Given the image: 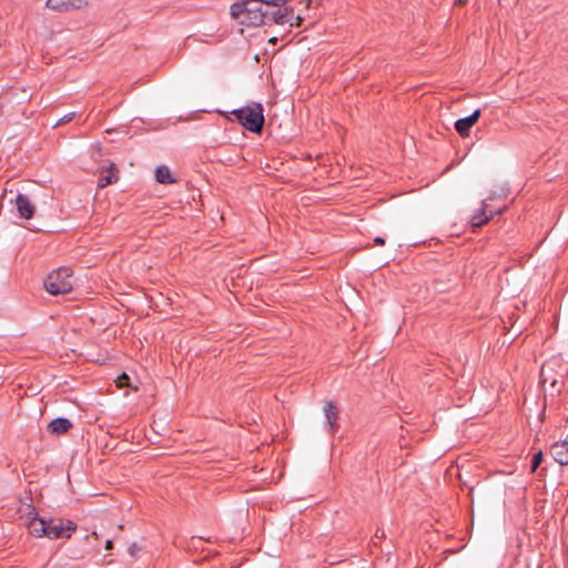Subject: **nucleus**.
Segmentation results:
<instances>
[{
	"label": "nucleus",
	"mask_w": 568,
	"mask_h": 568,
	"mask_svg": "<svg viewBox=\"0 0 568 568\" xmlns=\"http://www.w3.org/2000/svg\"><path fill=\"white\" fill-rule=\"evenodd\" d=\"M263 111L261 103H252L251 105L233 110L231 113L235 115L239 123L246 130L260 133L265 122Z\"/></svg>",
	"instance_id": "1"
},
{
	"label": "nucleus",
	"mask_w": 568,
	"mask_h": 568,
	"mask_svg": "<svg viewBox=\"0 0 568 568\" xmlns=\"http://www.w3.org/2000/svg\"><path fill=\"white\" fill-rule=\"evenodd\" d=\"M44 287L51 295L70 293L73 288V272L69 267L52 271L44 281Z\"/></svg>",
	"instance_id": "2"
},
{
	"label": "nucleus",
	"mask_w": 568,
	"mask_h": 568,
	"mask_svg": "<svg viewBox=\"0 0 568 568\" xmlns=\"http://www.w3.org/2000/svg\"><path fill=\"white\" fill-rule=\"evenodd\" d=\"M301 18L295 16L293 8L285 7L280 8V6L274 9L272 12L261 13L258 17L260 24H266L268 22H274L280 26H284L288 23L290 26H298Z\"/></svg>",
	"instance_id": "3"
},
{
	"label": "nucleus",
	"mask_w": 568,
	"mask_h": 568,
	"mask_svg": "<svg viewBox=\"0 0 568 568\" xmlns=\"http://www.w3.org/2000/svg\"><path fill=\"white\" fill-rule=\"evenodd\" d=\"M77 530V524L70 519H49L47 520V534L49 539L70 538Z\"/></svg>",
	"instance_id": "4"
},
{
	"label": "nucleus",
	"mask_w": 568,
	"mask_h": 568,
	"mask_svg": "<svg viewBox=\"0 0 568 568\" xmlns=\"http://www.w3.org/2000/svg\"><path fill=\"white\" fill-rule=\"evenodd\" d=\"M28 510V529L29 532L34 537H45L47 534V520L40 518L34 507L27 505Z\"/></svg>",
	"instance_id": "5"
},
{
	"label": "nucleus",
	"mask_w": 568,
	"mask_h": 568,
	"mask_svg": "<svg viewBox=\"0 0 568 568\" xmlns=\"http://www.w3.org/2000/svg\"><path fill=\"white\" fill-rule=\"evenodd\" d=\"M45 6L54 11L68 12L87 6L84 0H47Z\"/></svg>",
	"instance_id": "6"
},
{
	"label": "nucleus",
	"mask_w": 568,
	"mask_h": 568,
	"mask_svg": "<svg viewBox=\"0 0 568 568\" xmlns=\"http://www.w3.org/2000/svg\"><path fill=\"white\" fill-rule=\"evenodd\" d=\"M480 116V110H475L470 115L459 119L455 122V129L458 134L463 138H466L470 133L471 126L478 121Z\"/></svg>",
	"instance_id": "7"
},
{
	"label": "nucleus",
	"mask_w": 568,
	"mask_h": 568,
	"mask_svg": "<svg viewBox=\"0 0 568 568\" xmlns=\"http://www.w3.org/2000/svg\"><path fill=\"white\" fill-rule=\"evenodd\" d=\"M16 206L19 216L29 220L34 214V205L31 203L29 197L24 194H18L16 197Z\"/></svg>",
	"instance_id": "8"
},
{
	"label": "nucleus",
	"mask_w": 568,
	"mask_h": 568,
	"mask_svg": "<svg viewBox=\"0 0 568 568\" xmlns=\"http://www.w3.org/2000/svg\"><path fill=\"white\" fill-rule=\"evenodd\" d=\"M550 453L558 464L568 465V434L562 442H557L551 446Z\"/></svg>",
	"instance_id": "9"
},
{
	"label": "nucleus",
	"mask_w": 568,
	"mask_h": 568,
	"mask_svg": "<svg viewBox=\"0 0 568 568\" xmlns=\"http://www.w3.org/2000/svg\"><path fill=\"white\" fill-rule=\"evenodd\" d=\"M72 423L70 419L64 417H58L51 420L48 425V429L51 434L60 436L70 430Z\"/></svg>",
	"instance_id": "10"
},
{
	"label": "nucleus",
	"mask_w": 568,
	"mask_h": 568,
	"mask_svg": "<svg viewBox=\"0 0 568 568\" xmlns=\"http://www.w3.org/2000/svg\"><path fill=\"white\" fill-rule=\"evenodd\" d=\"M325 418L329 426V432L334 434L337 428L338 409L333 402H327L324 406Z\"/></svg>",
	"instance_id": "11"
},
{
	"label": "nucleus",
	"mask_w": 568,
	"mask_h": 568,
	"mask_svg": "<svg viewBox=\"0 0 568 568\" xmlns=\"http://www.w3.org/2000/svg\"><path fill=\"white\" fill-rule=\"evenodd\" d=\"M263 3L260 0H243L242 2H236L231 6V16L235 19H240L242 16L246 13L250 4H258Z\"/></svg>",
	"instance_id": "12"
},
{
	"label": "nucleus",
	"mask_w": 568,
	"mask_h": 568,
	"mask_svg": "<svg viewBox=\"0 0 568 568\" xmlns=\"http://www.w3.org/2000/svg\"><path fill=\"white\" fill-rule=\"evenodd\" d=\"M486 210H487V204L484 201L481 204V207L473 215V217L470 220V224L474 229L483 226L491 217V215L488 216L486 214Z\"/></svg>",
	"instance_id": "13"
},
{
	"label": "nucleus",
	"mask_w": 568,
	"mask_h": 568,
	"mask_svg": "<svg viewBox=\"0 0 568 568\" xmlns=\"http://www.w3.org/2000/svg\"><path fill=\"white\" fill-rule=\"evenodd\" d=\"M552 372L551 363L544 364L540 371V382L542 384L549 383L551 387H556L558 379L552 376Z\"/></svg>",
	"instance_id": "14"
},
{
	"label": "nucleus",
	"mask_w": 568,
	"mask_h": 568,
	"mask_svg": "<svg viewBox=\"0 0 568 568\" xmlns=\"http://www.w3.org/2000/svg\"><path fill=\"white\" fill-rule=\"evenodd\" d=\"M155 179L162 184H170L174 182V179L171 176L170 169L165 165H161L155 170Z\"/></svg>",
	"instance_id": "15"
},
{
	"label": "nucleus",
	"mask_w": 568,
	"mask_h": 568,
	"mask_svg": "<svg viewBox=\"0 0 568 568\" xmlns=\"http://www.w3.org/2000/svg\"><path fill=\"white\" fill-rule=\"evenodd\" d=\"M542 457H544L542 452H538L534 455V458L531 460V466H530L531 473H535L537 470V468L539 467V465L542 462Z\"/></svg>",
	"instance_id": "16"
},
{
	"label": "nucleus",
	"mask_w": 568,
	"mask_h": 568,
	"mask_svg": "<svg viewBox=\"0 0 568 568\" xmlns=\"http://www.w3.org/2000/svg\"><path fill=\"white\" fill-rule=\"evenodd\" d=\"M261 4H262V3H258V4H250V6H248V10H246V13H251V12H257V13H258V14H255V17H254V20H255V21H253L252 23H260V22H258V17H260V14H261V13H263V12L261 11Z\"/></svg>",
	"instance_id": "17"
},
{
	"label": "nucleus",
	"mask_w": 568,
	"mask_h": 568,
	"mask_svg": "<svg viewBox=\"0 0 568 568\" xmlns=\"http://www.w3.org/2000/svg\"><path fill=\"white\" fill-rule=\"evenodd\" d=\"M129 381H130V377L125 374V373H122L118 378H116V386L119 388H122L124 386H128L129 385Z\"/></svg>",
	"instance_id": "18"
},
{
	"label": "nucleus",
	"mask_w": 568,
	"mask_h": 568,
	"mask_svg": "<svg viewBox=\"0 0 568 568\" xmlns=\"http://www.w3.org/2000/svg\"><path fill=\"white\" fill-rule=\"evenodd\" d=\"M113 181H114V180H113V175H112V174H108V175L102 176V178L100 179L99 186H100V187H104V186H106V185H109V184L113 183Z\"/></svg>",
	"instance_id": "19"
},
{
	"label": "nucleus",
	"mask_w": 568,
	"mask_h": 568,
	"mask_svg": "<svg viewBox=\"0 0 568 568\" xmlns=\"http://www.w3.org/2000/svg\"><path fill=\"white\" fill-rule=\"evenodd\" d=\"M141 550V547L136 544V542H133L130 547H129V554L132 556V557H136V554Z\"/></svg>",
	"instance_id": "20"
},
{
	"label": "nucleus",
	"mask_w": 568,
	"mask_h": 568,
	"mask_svg": "<svg viewBox=\"0 0 568 568\" xmlns=\"http://www.w3.org/2000/svg\"><path fill=\"white\" fill-rule=\"evenodd\" d=\"M73 118H74L73 112L68 113L58 123H68V122L72 121Z\"/></svg>",
	"instance_id": "21"
},
{
	"label": "nucleus",
	"mask_w": 568,
	"mask_h": 568,
	"mask_svg": "<svg viewBox=\"0 0 568 568\" xmlns=\"http://www.w3.org/2000/svg\"><path fill=\"white\" fill-rule=\"evenodd\" d=\"M385 536H386L385 531L383 529L377 528L376 531H375L374 538L383 539V538H385Z\"/></svg>",
	"instance_id": "22"
},
{
	"label": "nucleus",
	"mask_w": 568,
	"mask_h": 568,
	"mask_svg": "<svg viewBox=\"0 0 568 568\" xmlns=\"http://www.w3.org/2000/svg\"><path fill=\"white\" fill-rule=\"evenodd\" d=\"M374 244L375 245H384L385 244V240L382 236H376L374 239Z\"/></svg>",
	"instance_id": "23"
},
{
	"label": "nucleus",
	"mask_w": 568,
	"mask_h": 568,
	"mask_svg": "<svg viewBox=\"0 0 568 568\" xmlns=\"http://www.w3.org/2000/svg\"><path fill=\"white\" fill-rule=\"evenodd\" d=\"M112 547H113V542H112V540H108V541L105 542V549L110 550V549H112Z\"/></svg>",
	"instance_id": "24"
},
{
	"label": "nucleus",
	"mask_w": 568,
	"mask_h": 568,
	"mask_svg": "<svg viewBox=\"0 0 568 568\" xmlns=\"http://www.w3.org/2000/svg\"><path fill=\"white\" fill-rule=\"evenodd\" d=\"M92 536H94L95 538H98V534H97V531H93V532H92Z\"/></svg>",
	"instance_id": "25"
}]
</instances>
